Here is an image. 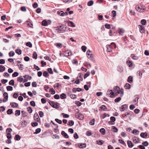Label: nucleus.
Segmentation results:
<instances>
[{"mask_svg": "<svg viewBox=\"0 0 149 149\" xmlns=\"http://www.w3.org/2000/svg\"><path fill=\"white\" fill-rule=\"evenodd\" d=\"M137 139V138L136 136H134L133 137V141L135 143H138V141L136 140Z\"/></svg>", "mask_w": 149, "mask_h": 149, "instance_id": "6e6d98bb", "label": "nucleus"}, {"mask_svg": "<svg viewBox=\"0 0 149 149\" xmlns=\"http://www.w3.org/2000/svg\"><path fill=\"white\" fill-rule=\"evenodd\" d=\"M63 55L65 56H68L70 55L69 53V51H67L65 52L64 54Z\"/></svg>", "mask_w": 149, "mask_h": 149, "instance_id": "c03bdc74", "label": "nucleus"}, {"mask_svg": "<svg viewBox=\"0 0 149 149\" xmlns=\"http://www.w3.org/2000/svg\"><path fill=\"white\" fill-rule=\"evenodd\" d=\"M78 146L79 148H84L86 147V145L85 143H80L79 144Z\"/></svg>", "mask_w": 149, "mask_h": 149, "instance_id": "dca6fc26", "label": "nucleus"}, {"mask_svg": "<svg viewBox=\"0 0 149 149\" xmlns=\"http://www.w3.org/2000/svg\"><path fill=\"white\" fill-rule=\"evenodd\" d=\"M26 45L30 48L32 46V43L30 42H27L26 43Z\"/></svg>", "mask_w": 149, "mask_h": 149, "instance_id": "a19ab883", "label": "nucleus"}, {"mask_svg": "<svg viewBox=\"0 0 149 149\" xmlns=\"http://www.w3.org/2000/svg\"><path fill=\"white\" fill-rule=\"evenodd\" d=\"M38 6V4L36 2L34 3L33 5V7L34 8H37Z\"/></svg>", "mask_w": 149, "mask_h": 149, "instance_id": "0e129e2a", "label": "nucleus"}, {"mask_svg": "<svg viewBox=\"0 0 149 149\" xmlns=\"http://www.w3.org/2000/svg\"><path fill=\"white\" fill-rule=\"evenodd\" d=\"M41 131V129L40 128H38L35 130V132H34L33 134H38Z\"/></svg>", "mask_w": 149, "mask_h": 149, "instance_id": "2f4dec72", "label": "nucleus"}, {"mask_svg": "<svg viewBox=\"0 0 149 149\" xmlns=\"http://www.w3.org/2000/svg\"><path fill=\"white\" fill-rule=\"evenodd\" d=\"M87 56L88 58L91 60L93 61L94 60V58L93 56V55L92 54H91Z\"/></svg>", "mask_w": 149, "mask_h": 149, "instance_id": "c9c22d12", "label": "nucleus"}, {"mask_svg": "<svg viewBox=\"0 0 149 149\" xmlns=\"http://www.w3.org/2000/svg\"><path fill=\"white\" fill-rule=\"evenodd\" d=\"M95 119H93L91 120L89 122V123L90 125H93L95 124Z\"/></svg>", "mask_w": 149, "mask_h": 149, "instance_id": "8fccbe9b", "label": "nucleus"}, {"mask_svg": "<svg viewBox=\"0 0 149 149\" xmlns=\"http://www.w3.org/2000/svg\"><path fill=\"white\" fill-rule=\"evenodd\" d=\"M21 123H21V124L22 125H23V127H25L26 126V124H27V123L25 120L22 121L21 122Z\"/></svg>", "mask_w": 149, "mask_h": 149, "instance_id": "79ce46f5", "label": "nucleus"}, {"mask_svg": "<svg viewBox=\"0 0 149 149\" xmlns=\"http://www.w3.org/2000/svg\"><path fill=\"white\" fill-rule=\"evenodd\" d=\"M127 144L129 148H132L134 146V144L131 142V141H127Z\"/></svg>", "mask_w": 149, "mask_h": 149, "instance_id": "a211bd4d", "label": "nucleus"}, {"mask_svg": "<svg viewBox=\"0 0 149 149\" xmlns=\"http://www.w3.org/2000/svg\"><path fill=\"white\" fill-rule=\"evenodd\" d=\"M19 74V73L18 72H14L12 75V76L13 77H17Z\"/></svg>", "mask_w": 149, "mask_h": 149, "instance_id": "5fc2aeb1", "label": "nucleus"}, {"mask_svg": "<svg viewBox=\"0 0 149 149\" xmlns=\"http://www.w3.org/2000/svg\"><path fill=\"white\" fill-rule=\"evenodd\" d=\"M55 120L57 123L59 124H61L62 123V121L58 118H56Z\"/></svg>", "mask_w": 149, "mask_h": 149, "instance_id": "e2e57ef3", "label": "nucleus"}, {"mask_svg": "<svg viewBox=\"0 0 149 149\" xmlns=\"http://www.w3.org/2000/svg\"><path fill=\"white\" fill-rule=\"evenodd\" d=\"M9 84L10 85L14 86V81L13 79L11 80L9 82Z\"/></svg>", "mask_w": 149, "mask_h": 149, "instance_id": "603ef678", "label": "nucleus"}, {"mask_svg": "<svg viewBox=\"0 0 149 149\" xmlns=\"http://www.w3.org/2000/svg\"><path fill=\"white\" fill-rule=\"evenodd\" d=\"M48 102L49 104L53 108H55L56 109L58 108V106L57 105L55 104L54 101L49 100Z\"/></svg>", "mask_w": 149, "mask_h": 149, "instance_id": "7ed1b4c3", "label": "nucleus"}, {"mask_svg": "<svg viewBox=\"0 0 149 149\" xmlns=\"http://www.w3.org/2000/svg\"><path fill=\"white\" fill-rule=\"evenodd\" d=\"M99 131L103 135H104L105 133V130L104 128H101Z\"/></svg>", "mask_w": 149, "mask_h": 149, "instance_id": "72a5a7b5", "label": "nucleus"}, {"mask_svg": "<svg viewBox=\"0 0 149 149\" xmlns=\"http://www.w3.org/2000/svg\"><path fill=\"white\" fill-rule=\"evenodd\" d=\"M63 28L64 26L62 24L55 27L56 32L57 33H62V31H64Z\"/></svg>", "mask_w": 149, "mask_h": 149, "instance_id": "f257e3e1", "label": "nucleus"}, {"mask_svg": "<svg viewBox=\"0 0 149 149\" xmlns=\"http://www.w3.org/2000/svg\"><path fill=\"white\" fill-rule=\"evenodd\" d=\"M113 131V132H117L118 131V129L115 126H113L112 127Z\"/></svg>", "mask_w": 149, "mask_h": 149, "instance_id": "4d7b16f0", "label": "nucleus"}, {"mask_svg": "<svg viewBox=\"0 0 149 149\" xmlns=\"http://www.w3.org/2000/svg\"><path fill=\"white\" fill-rule=\"evenodd\" d=\"M38 114L40 117H42L44 116V113L42 111H40L38 112Z\"/></svg>", "mask_w": 149, "mask_h": 149, "instance_id": "69168bd1", "label": "nucleus"}, {"mask_svg": "<svg viewBox=\"0 0 149 149\" xmlns=\"http://www.w3.org/2000/svg\"><path fill=\"white\" fill-rule=\"evenodd\" d=\"M48 72L49 74H52L53 73V72L52 70V69L51 68H48L47 69Z\"/></svg>", "mask_w": 149, "mask_h": 149, "instance_id": "49530a36", "label": "nucleus"}, {"mask_svg": "<svg viewBox=\"0 0 149 149\" xmlns=\"http://www.w3.org/2000/svg\"><path fill=\"white\" fill-rule=\"evenodd\" d=\"M66 95L64 93H62L60 95V98L62 99L66 98Z\"/></svg>", "mask_w": 149, "mask_h": 149, "instance_id": "c756f323", "label": "nucleus"}, {"mask_svg": "<svg viewBox=\"0 0 149 149\" xmlns=\"http://www.w3.org/2000/svg\"><path fill=\"white\" fill-rule=\"evenodd\" d=\"M112 91V90H108L107 93V94L108 95H110V97H113V95L114 96V93Z\"/></svg>", "mask_w": 149, "mask_h": 149, "instance_id": "f8f14e48", "label": "nucleus"}, {"mask_svg": "<svg viewBox=\"0 0 149 149\" xmlns=\"http://www.w3.org/2000/svg\"><path fill=\"white\" fill-rule=\"evenodd\" d=\"M43 75L45 77L47 78L49 76V74L47 71H45L43 72Z\"/></svg>", "mask_w": 149, "mask_h": 149, "instance_id": "bb28decb", "label": "nucleus"}, {"mask_svg": "<svg viewBox=\"0 0 149 149\" xmlns=\"http://www.w3.org/2000/svg\"><path fill=\"white\" fill-rule=\"evenodd\" d=\"M117 70L120 72H122L123 71V69L122 66H119L117 67Z\"/></svg>", "mask_w": 149, "mask_h": 149, "instance_id": "393cba45", "label": "nucleus"}, {"mask_svg": "<svg viewBox=\"0 0 149 149\" xmlns=\"http://www.w3.org/2000/svg\"><path fill=\"white\" fill-rule=\"evenodd\" d=\"M6 68L3 65H0V72H2L5 70Z\"/></svg>", "mask_w": 149, "mask_h": 149, "instance_id": "412c9836", "label": "nucleus"}, {"mask_svg": "<svg viewBox=\"0 0 149 149\" xmlns=\"http://www.w3.org/2000/svg\"><path fill=\"white\" fill-rule=\"evenodd\" d=\"M141 23L142 25H144L146 24V21L144 19H142L141 21Z\"/></svg>", "mask_w": 149, "mask_h": 149, "instance_id": "338daca9", "label": "nucleus"}, {"mask_svg": "<svg viewBox=\"0 0 149 149\" xmlns=\"http://www.w3.org/2000/svg\"><path fill=\"white\" fill-rule=\"evenodd\" d=\"M138 27L139 28L140 32L142 33L145 32V28L144 27L141 25H139Z\"/></svg>", "mask_w": 149, "mask_h": 149, "instance_id": "0eeeda50", "label": "nucleus"}, {"mask_svg": "<svg viewBox=\"0 0 149 149\" xmlns=\"http://www.w3.org/2000/svg\"><path fill=\"white\" fill-rule=\"evenodd\" d=\"M31 124L32 126L33 127L37 126L38 125L37 122H32Z\"/></svg>", "mask_w": 149, "mask_h": 149, "instance_id": "864d4df0", "label": "nucleus"}, {"mask_svg": "<svg viewBox=\"0 0 149 149\" xmlns=\"http://www.w3.org/2000/svg\"><path fill=\"white\" fill-rule=\"evenodd\" d=\"M42 24L44 26H46L47 25V22L45 20H43L42 22Z\"/></svg>", "mask_w": 149, "mask_h": 149, "instance_id": "f704fd0d", "label": "nucleus"}, {"mask_svg": "<svg viewBox=\"0 0 149 149\" xmlns=\"http://www.w3.org/2000/svg\"><path fill=\"white\" fill-rule=\"evenodd\" d=\"M124 32V30L121 28H120L119 29V33L120 34L122 35V34Z\"/></svg>", "mask_w": 149, "mask_h": 149, "instance_id": "13d9d810", "label": "nucleus"}, {"mask_svg": "<svg viewBox=\"0 0 149 149\" xmlns=\"http://www.w3.org/2000/svg\"><path fill=\"white\" fill-rule=\"evenodd\" d=\"M3 95L4 96V98L5 100L3 99V102H5L8 101V93L6 92H4L3 93Z\"/></svg>", "mask_w": 149, "mask_h": 149, "instance_id": "1a4fd4ad", "label": "nucleus"}, {"mask_svg": "<svg viewBox=\"0 0 149 149\" xmlns=\"http://www.w3.org/2000/svg\"><path fill=\"white\" fill-rule=\"evenodd\" d=\"M57 14L58 15L61 16H63L64 15V12L61 10H59L58 11Z\"/></svg>", "mask_w": 149, "mask_h": 149, "instance_id": "6ab92c4d", "label": "nucleus"}, {"mask_svg": "<svg viewBox=\"0 0 149 149\" xmlns=\"http://www.w3.org/2000/svg\"><path fill=\"white\" fill-rule=\"evenodd\" d=\"M99 108H100L99 109L100 111H102V110H104L105 109H107L106 106L104 105H101Z\"/></svg>", "mask_w": 149, "mask_h": 149, "instance_id": "a878e982", "label": "nucleus"}, {"mask_svg": "<svg viewBox=\"0 0 149 149\" xmlns=\"http://www.w3.org/2000/svg\"><path fill=\"white\" fill-rule=\"evenodd\" d=\"M124 87L126 89H129L130 88V85L128 83H126L124 86Z\"/></svg>", "mask_w": 149, "mask_h": 149, "instance_id": "3c124183", "label": "nucleus"}, {"mask_svg": "<svg viewBox=\"0 0 149 149\" xmlns=\"http://www.w3.org/2000/svg\"><path fill=\"white\" fill-rule=\"evenodd\" d=\"M15 52L18 55H20L22 53V51L21 49H17L15 50Z\"/></svg>", "mask_w": 149, "mask_h": 149, "instance_id": "c85d7f7f", "label": "nucleus"}, {"mask_svg": "<svg viewBox=\"0 0 149 149\" xmlns=\"http://www.w3.org/2000/svg\"><path fill=\"white\" fill-rule=\"evenodd\" d=\"M104 141L102 140H99V141H97L96 143L98 145H101L103 144Z\"/></svg>", "mask_w": 149, "mask_h": 149, "instance_id": "e433bc0d", "label": "nucleus"}, {"mask_svg": "<svg viewBox=\"0 0 149 149\" xmlns=\"http://www.w3.org/2000/svg\"><path fill=\"white\" fill-rule=\"evenodd\" d=\"M121 100V98L120 97H117L114 100L115 102H119Z\"/></svg>", "mask_w": 149, "mask_h": 149, "instance_id": "680f3d73", "label": "nucleus"}, {"mask_svg": "<svg viewBox=\"0 0 149 149\" xmlns=\"http://www.w3.org/2000/svg\"><path fill=\"white\" fill-rule=\"evenodd\" d=\"M83 74L82 73H80L79 74L78 76L77 77V78L79 79L80 81H82L83 80Z\"/></svg>", "mask_w": 149, "mask_h": 149, "instance_id": "aec40b11", "label": "nucleus"}, {"mask_svg": "<svg viewBox=\"0 0 149 149\" xmlns=\"http://www.w3.org/2000/svg\"><path fill=\"white\" fill-rule=\"evenodd\" d=\"M33 58L35 59H37V54L35 52H34L33 54Z\"/></svg>", "mask_w": 149, "mask_h": 149, "instance_id": "473e14b6", "label": "nucleus"}, {"mask_svg": "<svg viewBox=\"0 0 149 149\" xmlns=\"http://www.w3.org/2000/svg\"><path fill=\"white\" fill-rule=\"evenodd\" d=\"M52 138L53 139L55 138L59 139L60 138V137L57 134H53L52 136Z\"/></svg>", "mask_w": 149, "mask_h": 149, "instance_id": "052dcab7", "label": "nucleus"}, {"mask_svg": "<svg viewBox=\"0 0 149 149\" xmlns=\"http://www.w3.org/2000/svg\"><path fill=\"white\" fill-rule=\"evenodd\" d=\"M21 113L22 115V116L25 117L27 116L26 115L27 114V113L26 112L24 111H22Z\"/></svg>", "mask_w": 149, "mask_h": 149, "instance_id": "58836bf2", "label": "nucleus"}, {"mask_svg": "<svg viewBox=\"0 0 149 149\" xmlns=\"http://www.w3.org/2000/svg\"><path fill=\"white\" fill-rule=\"evenodd\" d=\"M33 118L37 122H40V119L37 113H35L33 116Z\"/></svg>", "mask_w": 149, "mask_h": 149, "instance_id": "20e7f679", "label": "nucleus"}, {"mask_svg": "<svg viewBox=\"0 0 149 149\" xmlns=\"http://www.w3.org/2000/svg\"><path fill=\"white\" fill-rule=\"evenodd\" d=\"M74 124V122L73 120H70L68 122V125L70 126L73 125Z\"/></svg>", "mask_w": 149, "mask_h": 149, "instance_id": "7c9ffc66", "label": "nucleus"}, {"mask_svg": "<svg viewBox=\"0 0 149 149\" xmlns=\"http://www.w3.org/2000/svg\"><path fill=\"white\" fill-rule=\"evenodd\" d=\"M107 51L109 52H111L112 50L111 49V46L109 45H107Z\"/></svg>", "mask_w": 149, "mask_h": 149, "instance_id": "bf43d9fd", "label": "nucleus"}, {"mask_svg": "<svg viewBox=\"0 0 149 149\" xmlns=\"http://www.w3.org/2000/svg\"><path fill=\"white\" fill-rule=\"evenodd\" d=\"M61 115L63 116V117L64 118H68L69 117V115L68 114L63 113H61Z\"/></svg>", "mask_w": 149, "mask_h": 149, "instance_id": "a18cd8bd", "label": "nucleus"}, {"mask_svg": "<svg viewBox=\"0 0 149 149\" xmlns=\"http://www.w3.org/2000/svg\"><path fill=\"white\" fill-rule=\"evenodd\" d=\"M75 117L79 120H82L83 118V115L80 113L75 114Z\"/></svg>", "mask_w": 149, "mask_h": 149, "instance_id": "6e6552de", "label": "nucleus"}, {"mask_svg": "<svg viewBox=\"0 0 149 149\" xmlns=\"http://www.w3.org/2000/svg\"><path fill=\"white\" fill-rule=\"evenodd\" d=\"M15 54L14 51H11L9 53L8 55L10 57H12Z\"/></svg>", "mask_w": 149, "mask_h": 149, "instance_id": "ea45409f", "label": "nucleus"}, {"mask_svg": "<svg viewBox=\"0 0 149 149\" xmlns=\"http://www.w3.org/2000/svg\"><path fill=\"white\" fill-rule=\"evenodd\" d=\"M10 105L13 108H17L18 106V104L16 102H11L10 103Z\"/></svg>", "mask_w": 149, "mask_h": 149, "instance_id": "9b49d317", "label": "nucleus"}, {"mask_svg": "<svg viewBox=\"0 0 149 149\" xmlns=\"http://www.w3.org/2000/svg\"><path fill=\"white\" fill-rule=\"evenodd\" d=\"M67 23L69 26L72 27H74V24L72 21L68 20L67 21Z\"/></svg>", "mask_w": 149, "mask_h": 149, "instance_id": "2eb2a0df", "label": "nucleus"}, {"mask_svg": "<svg viewBox=\"0 0 149 149\" xmlns=\"http://www.w3.org/2000/svg\"><path fill=\"white\" fill-rule=\"evenodd\" d=\"M127 108V106L126 104L122 105L120 108L121 111H124Z\"/></svg>", "mask_w": 149, "mask_h": 149, "instance_id": "4468645a", "label": "nucleus"}, {"mask_svg": "<svg viewBox=\"0 0 149 149\" xmlns=\"http://www.w3.org/2000/svg\"><path fill=\"white\" fill-rule=\"evenodd\" d=\"M13 113V109H9L7 111V113L8 114L10 115Z\"/></svg>", "mask_w": 149, "mask_h": 149, "instance_id": "4c0bfd02", "label": "nucleus"}, {"mask_svg": "<svg viewBox=\"0 0 149 149\" xmlns=\"http://www.w3.org/2000/svg\"><path fill=\"white\" fill-rule=\"evenodd\" d=\"M136 9L137 11L142 13L145 10L146 8L144 6H140L138 5H137L136 6Z\"/></svg>", "mask_w": 149, "mask_h": 149, "instance_id": "f03ea898", "label": "nucleus"}, {"mask_svg": "<svg viewBox=\"0 0 149 149\" xmlns=\"http://www.w3.org/2000/svg\"><path fill=\"white\" fill-rule=\"evenodd\" d=\"M114 89L115 90V93H114V96H116L120 93V88L117 86L115 87Z\"/></svg>", "mask_w": 149, "mask_h": 149, "instance_id": "39448f33", "label": "nucleus"}, {"mask_svg": "<svg viewBox=\"0 0 149 149\" xmlns=\"http://www.w3.org/2000/svg\"><path fill=\"white\" fill-rule=\"evenodd\" d=\"M140 136L143 138H145L147 136V134L146 132H142Z\"/></svg>", "mask_w": 149, "mask_h": 149, "instance_id": "5701e85b", "label": "nucleus"}, {"mask_svg": "<svg viewBox=\"0 0 149 149\" xmlns=\"http://www.w3.org/2000/svg\"><path fill=\"white\" fill-rule=\"evenodd\" d=\"M20 113V110H16L15 111V115L16 116H19Z\"/></svg>", "mask_w": 149, "mask_h": 149, "instance_id": "cd10ccee", "label": "nucleus"}, {"mask_svg": "<svg viewBox=\"0 0 149 149\" xmlns=\"http://www.w3.org/2000/svg\"><path fill=\"white\" fill-rule=\"evenodd\" d=\"M61 134L65 138L68 139L69 137L68 134L64 131H62Z\"/></svg>", "mask_w": 149, "mask_h": 149, "instance_id": "ddd939ff", "label": "nucleus"}, {"mask_svg": "<svg viewBox=\"0 0 149 149\" xmlns=\"http://www.w3.org/2000/svg\"><path fill=\"white\" fill-rule=\"evenodd\" d=\"M21 137L18 134H16L15 135L14 138L15 140L17 141H19L21 139Z\"/></svg>", "mask_w": 149, "mask_h": 149, "instance_id": "b1692460", "label": "nucleus"}, {"mask_svg": "<svg viewBox=\"0 0 149 149\" xmlns=\"http://www.w3.org/2000/svg\"><path fill=\"white\" fill-rule=\"evenodd\" d=\"M27 25V26L29 27H31L33 28V23H31V22L29 21H26Z\"/></svg>", "mask_w": 149, "mask_h": 149, "instance_id": "f3484780", "label": "nucleus"}, {"mask_svg": "<svg viewBox=\"0 0 149 149\" xmlns=\"http://www.w3.org/2000/svg\"><path fill=\"white\" fill-rule=\"evenodd\" d=\"M7 90L8 91H12L13 90V88L12 86H8L6 87Z\"/></svg>", "mask_w": 149, "mask_h": 149, "instance_id": "37998d69", "label": "nucleus"}, {"mask_svg": "<svg viewBox=\"0 0 149 149\" xmlns=\"http://www.w3.org/2000/svg\"><path fill=\"white\" fill-rule=\"evenodd\" d=\"M6 136L8 139V140H9V142H8L6 141V143L8 144H10L12 142L10 139L12 138V136L10 133H7L6 135Z\"/></svg>", "mask_w": 149, "mask_h": 149, "instance_id": "423d86ee", "label": "nucleus"}, {"mask_svg": "<svg viewBox=\"0 0 149 149\" xmlns=\"http://www.w3.org/2000/svg\"><path fill=\"white\" fill-rule=\"evenodd\" d=\"M81 49L83 52H85L86 50V47L85 46H83L81 47Z\"/></svg>", "mask_w": 149, "mask_h": 149, "instance_id": "774afa93", "label": "nucleus"}, {"mask_svg": "<svg viewBox=\"0 0 149 149\" xmlns=\"http://www.w3.org/2000/svg\"><path fill=\"white\" fill-rule=\"evenodd\" d=\"M90 74V72H87L85 74L84 77V79H85Z\"/></svg>", "mask_w": 149, "mask_h": 149, "instance_id": "de8ad7c7", "label": "nucleus"}, {"mask_svg": "<svg viewBox=\"0 0 149 149\" xmlns=\"http://www.w3.org/2000/svg\"><path fill=\"white\" fill-rule=\"evenodd\" d=\"M93 3V1L92 0H91L88 2L87 4L89 6H92Z\"/></svg>", "mask_w": 149, "mask_h": 149, "instance_id": "09e8293b", "label": "nucleus"}, {"mask_svg": "<svg viewBox=\"0 0 149 149\" xmlns=\"http://www.w3.org/2000/svg\"><path fill=\"white\" fill-rule=\"evenodd\" d=\"M134 97L135 98L134 100H133V103L134 104H136L138 102V100L139 99V96L138 95H135L134 96Z\"/></svg>", "mask_w": 149, "mask_h": 149, "instance_id": "9d476101", "label": "nucleus"}, {"mask_svg": "<svg viewBox=\"0 0 149 149\" xmlns=\"http://www.w3.org/2000/svg\"><path fill=\"white\" fill-rule=\"evenodd\" d=\"M127 82L130 83H131L133 82V77L132 76H130L128 77L127 80Z\"/></svg>", "mask_w": 149, "mask_h": 149, "instance_id": "4be33fe9", "label": "nucleus"}]
</instances>
